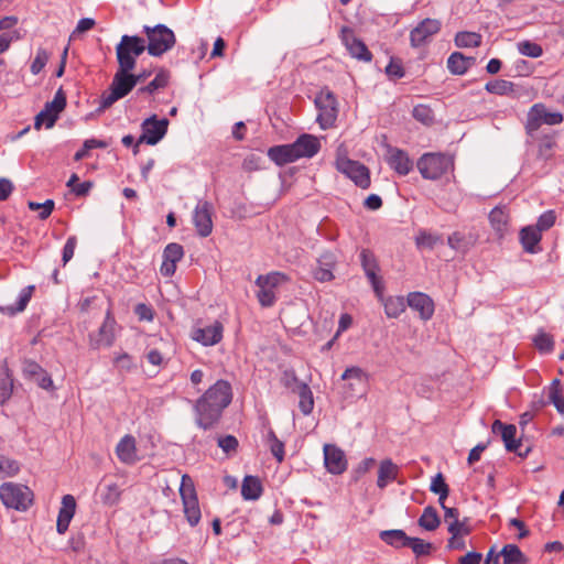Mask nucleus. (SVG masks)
Instances as JSON below:
<instances>
[{
	"label": "nucleus",
	"mask_w": 564,
	"mask_h": 564,
	"mask_svg": "<svg viewBox=\"0 0 564 564\" xmlns=\"http://www.w3.org/2000/svg\"><path fill=\"white\" fill-rule=\"evenodd\" d=\"M231 400L230 383L223 379L217 380L195 402L196 424L203 430L214 427Z\"/></svg>",
	"instance_id": "obj_1"
},
{
	"label": "nucleus",
	"mask_w": 564,
	"mask_h": 564,
	"mask_svg": "<svg viewBox=\"0 0 564 564\" xmlns=\"http://www.w3.org/2000/svg\"><path fill=\"white\" fill-rule=\"evenodd\" d=\"M143 33L147 36L145 48L151 56L163 55L176 43L174 32L164 24L144 25Z\"/></svg>",
	"instance_id": "obj_2"
},
{
	"label": "nucleus",
	"mask_w": 564,
	"mask_h": 564,
	"mask_svg": "<svg viewBox=\"0 0 564 564\" xmlns=\"http://www.w3.org/2000/svg\"><path fill=\"white\" fill-rule=\"evenodd\" d=\"M416 166L423 178L435 181L454 170V158L445 153H425Z\"/></svg>",
	"instance_id": "obj_3"
},
{
	"label": "nucleus",
	"mask_w": 564,
	"mask_h": 564,
	"mask_svg": "<svg viewBox=\"0 0 564 564\" xmlns=\"http://www.w3.org/2000/svg\"><path fill=\"white\" fill-rule=\"evenodd\" d=\"M33 499V491L25 485L9 481L0 486V500L7 508L26 511Z\"/></svg>",
	"instance_id": "obj_4"
},
{
	"label": "nucleus",
	"mask_w": 564,
	"mask_h": 564,
	"mask_svg": "<svg viewBox=\"0 0 564 564\" xmlns=\"http://www.w3.org/2000/svg\"><path fill=\"white\" fill-rule=\"evenodd\" d=\"M289 278L286 274L273 271L267 274H260L257 276L254 283L258 286L256 293L257 300L261 307H271L276 302V290L278 288L288 282Z\"/></svg>",
	"instance_id": "obj_5"
},
{
	"label": "nucleus",
	"mask_w": 564,
	"mask_h": 564,
	"mask_svg": "<svg viewBox=\"0 0 564 564\" xmlns=\"http://www.w3.org/2000/svg\"><path fill=\"white\" fill-rule=\"evenodd\" d=\"M147 51L145 40L137 35H122L116 46V56L119 67L134 69L137 58Z\"/></svg>",
	"instance_id": "obj_6"
},
{
	"label": "nucleus",
	"mask_w": 564,
	"mask_h": 564,
	"mask_svg": "<svg viewBox=\"0 0 564 564\" xmlns=\"http://www.w3.org/2000/svg\"><path fill=\"white\" fill-rule=\"evenodd\" d=\"M133 69L119 67L112 78L109 90L101 95V107L109 108L117 100L126 97L134 87L135 80L132 79Z\"/></svg>",
	"instance_id": "obj_7"
},
{
	"label": "nucleus",
	"mask_w": 564,
	"mask_h": 564,
	"mask_svg": "<svg viewBox=\"0 0 564 564\" xmlns=\"http://www.w3.org/2000/svg\"><path fill=\"white\" fill-rule=\"evenodd\" d=\"M180 495L183 502L185 518L191 527L199 523L202 513L193 479L188 475L182 476Z\"/></svg>",
	"instance_id": "obj_8"
},
{
	"label": "nucleus",
	"mask_w": 564,
	"mask_h": 564,
	"mask_svg": "<svg viewBox=\"0 0 564 564\" xmlns=\"http://www.w3.org/2000/svg\"><path fill=\"white\" fill-rule=\"evenodd\" d=\"M335 165L340 173L349 177L358 187L367 189L370 186V172L365 164L350 160L346 155L338 154Z\"/></svg>",
	"instance_id": "obj_9"
},
{
	"label": "nucleus",
	"mask_w": 564,
	"mask_h": 564,
	"mask_svg": "<svg viewBox=\"0 0 564 564\" xmlns=\"http://www.w3.org/2000/svg\"><path fill=\"white\" fill-rule=\"evenodd\" d=\"M315 105L318 109L317 122L321 128L324 130L332 128L338 115L335 95L328 89H322L315 98Z\"/></svg>",
	"instance_id": "obj_10"
},
{
	"label": "nucleus",
	"mask_w": 564,
	"mask_h": 564,
	"mask_svg": "<svg viewBox=\"0 0 564 564\" xmlns=\"http://www.w3.org/2000/svg\"><path fill=\"white\" fill-rule=\"evenodd\" d=\"M563 121L561 112H550L543 104H534L527 117L525 130L529 134L534 133L542 124L555 126Z\"/></svg>",
	"instance_id": "obj_11"
},
{
	"label": "nucleus",
	"mask_w": 564,
	"mask_h": 564,
	"mask_svg": "<svg viewBox=\"0 0 564 564\" xmlns=\"http://www.w3.org/2000/svg\"><path fill=\"white\" fill-rule=\"evenodd\" d=\"M167 127L166 118L158 119L155 115L151 116L141 124L142 134L139 138V143L156 144L166 134Z\"/></svg>",
	"instance_id": "obj_12"
},
{
	"label": "nucleus",
	"mask_w": 564,
	"mask_h": 564,
	"mask_svg": "<svg viewBox=\"0 0 564 564\" xmlns=\"http://www.w3.org/2000/svg\"><path fill=\"white\" fill-rule=\"evenodd\" d=\"M442 23L437 19L426 18L422 20L410 32V44L412 47H421L429 43L433 35L437 34L441 30Z\"/></svg>",
	"instance_id": "obj_13"
},
{
	"label": "nucleus",
	"mask_w": 564,
	"mask_h": 564,
	"mask_svg": "<svg viewBox=\"0 0 564 564\" xmlns=\"http://www.w3.org/2000/svg\"><path fill=\"white\" fill-rule=\"evenodd\" d=\"M115 326L116 319L111 311H108L99 329L89 334V347L91 349L110 347L115 341Z\"/></svg>",
	"instance_id": "obj_14"
},
{
	"label": "nucleus",
	"mask_w": 564,
	"mask_h": 564,
	"mask_svg": "<svg viewBox=\"0 0 564 564\" xmlns=\"http://www.w3.org/2000/svg\"><path fill=\"white\" fill-rule=\"evenodd\" d=\"M213 205L207 200H199L193 213V224L197 234L205 238L213 231Z\"/></svg>",
	"instance_id": "obj_15"
},
{
	"label": "nucleus",
	"mask_w": 564,
	"mask_h": 564,
	"mask_svg": "<svg viewBox=\"0 0 564 564\" xmlns=\"http://www.w3.org/2000/svg\"><path fill=\"white\" fill-rule=\"evenodd\" d=\"M340 37L351 57L361 62H371V52L368 50L367 45L355 35L351 29L343 28Z\"/></svg>",
	"instance_id": "obj_16"
},
{
	"label": "nucleus",
	"mask_w": 564,
	"mask_h": 564,
	"mask_svg": "<svg viewBox=\"0 0 564 564\" xmlns=\"http://www.w3.org/2000/svg\"><path fill=\"white\" fill-rule=\"evenodd\" d=\"M360 260L362 269L371 283L376 295L379 299H382L383 283L381 278L378 275L379 265L373 252L368 249H362L360 252Z\"/></svg>",
	"instance_id": "obj_17"
},
{
	"label": "nucleus",
	"mask_w": 564,
	"mask_h": 564,
	"mask_svg": "<svg viewBox=\"0 0 564 564\" xmlns=\"http://www.w3.org/2000/svg\"><path fill=\"white\" fill-rule=\"evenodd\" d=\"M500 557L503 558V564H524L527 562L524 554L516 544H507L498 552L494 547L490 549L484 564H499Z\"/></svg>",
	"instance_id": "obj_18"
},
{
	"label": "nucleus",
	"mask_w": 564,
	"mask_h": 564,
	"mask_svg": "<svg viewBox=\"0 0 564 564\" xmlns=\"http://www.w3.org/2000/svg\"><path fill=\"white\" fill-rule=\"evenodd\" d=\"M408 305L416 311L420 318L423 321H430L435 311V304L432 297L423 292H411L406 297Z\"/></svg>",
	"instance_id": "obj_19"
},
{
	"label": "nucleus",
	"mask_w": 564,
	"mask_h": 564,
	"mask_svg": "<svg viewBox=\"0 0 564 564\" xmlns=\"http://www.w3.org/2000/svg\"><path fill=\"white\" fill-rule=\"evenodd\" d=\"M324 464L334 475H340L347 469V459L344 451L333 444L324 445Z\"/></svg>",
	"instance_id": "obj_20"
},
{
	"label": "nucleus",
	"mask_w": 564,
	"mask_h": 564,
	"mask_svg": "<svg viewBox=\"0 0 564 564\" xmlns=\"http://www.w3.org/2000/svg\"><path fill=\"white\" fill-rule=\"evenodd\" d=\"M184 257L183 247L180 243L171 242L163 250V261L160 272L163 276H172L176 271V264Z\"/></svg>",
	"instance_id": "obj_21"
},
{
	"label": "nucleus",
	"mask_w": 564,
	"mask_h": 564,
	"mask_svg": "<svg viewBox=\"0 0 564 564\" xmlns=\"http://www.w3.org/2000/svg\"><path fill=\"white\" fill-rule=\"evenodd\" d=\"M293 149L296 160L311 159L319 152L321 142L317 137L303 133L293 142Z\"/></svg>",
	"instance_id": "obj_22"
},
{
	"label": "nucleus",
	"mask_w": 564,
	"mask_h": 564,
	"mask_svg": "<svg viewBox=\"0 0 564 564\" xmlns=\"http://www.w3.org/2000/svg\"><path fill=\"white\" fill-rule=\"evenodd\" d=\"M118 459L126 465H134L140 460L138 456L137 440L131 434H126L116 446Z\"/></svg>",
	"instance_id": "obj_23"
},
{
	"label": "nucleus",
	"mask_w": 564,
	"mask_h": 564,
	"mask_svg": "<svg viewBox=\"0 0 564 564\" xmlns=\"http://www.w3.org/2000/svg\"><path fill=\"white\" fill-rule=\"evenodd\" d=\"M387 163L399 175H408L413 169V161L409 154L399 148L389 147Z\"/></svg>",
	"instance_id": "obj_24"
},
{
	"label": "nucleus",
	"mask_w": 564,
	"mask_h": 564,
	"mask_svg": "<svg viewBox=\"0 0 564 564\" xmlns=\"http://www.w3.org/2000/svg\"><path fill=\"white\" fill-rule=\"evenodd\" d=\"M223 324L216 321L214 324L197 328L193 333V339L204 346H214L223 339Z\"/></svg>",
	"instance_id": "obj_25"
},
{
	"label": "nucleus",
	"mask_w": 564,
	"mask_h": 564,
	"mask_svg": "<svg viewBox=\"0 0 564 564\" xmlns=\"http://www.w3.org/2000/svg\"><path fill=\"white\" fill-rule=\"evenodd\" d=\"M494 434H499L505 443L508 452H516L521 445L519 440H516L517 427L513 424H506L500 420H496L491 425Z\"/></svg>",
	"instance_id": "obj_26"
},
{
	"label": "nucleus",
	"mask_w": 564,
	"mask_h": 564,
	"mask_svg": "<svg viewBox=\"0 0 564 564\" xmlns=\"http://www.w3.org/2000/svg\"><path fill=\"white\" fill-rule=\"evenodd\" d=\"M542 239V234L539 229L533 226H527L520 231V242L523 247V250L528 253H536L541 251L540 241Z\"/></svg>",
	"instance_id": "obj_27"
},
{
	"label": "nucleus",
	"mask_w": 564,
	"mask_h": 564,
	"mask_svg": "<svg viewBox=\"0 0 564 564\" xmlns=\"http://www.w3.org/2000/svg\"><path fill=\"white\" fill-rule=\"evenodd\" d=\"M400 468L390 458H386L380 462L378 469L377 486L383 489L388 484L397 480Z\"/></svg>",
	"instance_id": "obj_28"
},
{
	"label": "nucleus",
	"mask_w": 564,
	"mask_h": 564,
	"mask_svg": "<svg viewBox=\"0 0 564 564\" xmlns=\"http://www.w3.org/2000/svg\"><path fill=\"white\" fill-rule=\"evenodd\" d=\"M269 159L279 166L297 161L295 158L293 143L274 145L268 150Z\"/></svg>",
	"instance_id": "obj_29"
},
{
	"label": "nucleus",
	"mask_w": 564,
	"mask_h": 564,
	"mask_svg": "<svg viewBox=\"0 0 564 564\" xmlns=\"http://www.w3.org/2000/svg\"><path fill=\"white\" fill-rule=\"evenodd\" d=\"M263 487L257 476L248 475L243 478L241 485V496L245 500H257L261 497Z\"/></svg>",
	"instance_id": "obj_30"
},
{
	"label": "nucleus",
	"mask_w": 564,
	"mask_h": 564,
	"mask_svg": "<svg viewBox=\"0 0 564 564\" xmlns=\"http://www.w3.org/2000/svg\"><path fill=\"white\" fill-rule=\"evenodd\" d=\"M299 394V408L303 415H310L314 409L313 392L307 383H299V389H293Z\"/></svg>",
	"instance_id": "obj_31"
},
{
	"label": "nucleus",
	"mask_w": 564,
	"mask_h": 564,
	"mask_svg": "<svg viewBox=\"0 0 564 564\" xmlns=\"http://www.w3.org/2000/svg\"><path fill=\"white\" fill-rule=\"evenodd\" d=\"M170 78L171 73L165 68H161L156 73L155 77L147 86H143L138 89V93L152 95L159 89L165 88L170 83Z\"/></svg>",
	"instance_id": "obj_32"
},
{
	"label": "nucleus",
	"mask_w": 564,
	"mask_h": 564,
	"mask_svg": "<svg viewBox=\"0 0 564 564\" xmlns=\"http://www.w3.org/2000/svg\"><path fill=\"white\" fill-rule=\"evenodd\" d=\"M473 58L466 57L459 52H454L447 59V67L452 74L464 75L471 65Z\"/></svg>",
	"instance_id": "obj_33"
},
{
	"label": "nucleus",
	"mask_w": 564,
	"mask_h": 564,
	"mask_svg": "<svg viewBox=\"0 0 564 564\" xmlns=\"http://www.w3.org/2000/svg\"><path fill=\"white\" fill-rule=\"evenodd\" d=\"M489 221L499 235H503L508 229L509 214L505 207H495L489 214Z\"/></svg>",
	"instance_id": "obj_34"
},
{
	"label": "nucleus",
	"mask_w": 564,
	"mask_h": 564,
	"mask_svg": "<svg viewBox=\"0 0 564 564\" xmlns=\"http://www.w3.org/2000/svg\"><path fill=\"white\" fill-rule=\"evenodd\" d=\"M384 313L390 318L399 317L406 308L403 296H389L383 301Z\"/></svg>",
	"instance_id": "obj_35"
},
{
	"label": "nucleus",
	"mask_w": 564,
	"mask_h": 564,
	"mask_svg": "<svg viewBox=\"0 0 564 564\" xmlns=\"http://www.w3.org/2000/svg\"><path fill=\"white\" fill-rule=\"evenodd\" d=\"M409 538L403 530H387L380 532V539L394 547H406Z\"/></svg>",
	"instance_id": "obj_36"
},
{
	"label": "nucleus",
	"mask_w": 564,
	"mask_h": 564,
	"mask_svg": "<svg viewBox=\"0 0 564 564\" xmlns=\"http://www.w3.org/2000/svg\"><path fill=\"white\" fill-rule=\"evenodd\" d=\"M441 520L436 509L432 506L425 507L419 518V525L427 531H434L440 527Z\"/></svg>",
	"instance_id": "obj_37"
},
{
	"label": "nucleus",
	"mask_w": 564,
	"mask_h": 564,
	"mask_svg": "<svg viewBox=\"0 0 564 564\" xmlns=\"http://www.w3.org/2000/svg\"><path fill=\"white\" fill-rule=\"evenodd\" d=\"M485 89L489 94L509 96L514 93V84L507 79H494L486 84Z\"/></svg>",
	"instance_id": "obj_38"
},
{
	"label": "nucleus",
	"mask_w": 564,
	"mask_h": 564,
	"mask_svg": "<svg viewBox=\"0 0 564 564\" xmlns=\"http://www.w3.org/2000/svg\"><path fill=\"white\" fill-rule=\"evenodd\" d=\"M482 36L476 32L462 31L455 35V45L457 47H478L481 45Z\"/></svg>",
	"instance_id": "obj_39"
},
{
	"label": "nucleus",
	"mask_w": 564,
	"mask_h": 564,
	"mask_svg": "<svg viewBox=\"0 0 564 564\" xmlns=\"http://www.w3.org/2000/svg\"><path fill=\"white\" fill-rule=\"evenodd\" d=\"M58 115L56 112L50 109V107H44V109H42L35 116L34 128L40 130L43 126H45V128L50 129L55 124Z\"/></svg>",
	"instance_id": "obj_40"
},
{
	"label": "nucleus",
	"mask_w": 564,
	"mask_h": 564,
	"mask_svg": "<svg viewBox=\"0 0 564 564\" xmlns=\"http://www.w3.org/2000/svg\"><path fill=\"white\" fill-rule=\"evenodd\" d=\"M549 400L555 405L556 410L561 414L564 413V397L562 395V387L558 379H554L551 382L549 388Z\"/></svg>",
	"instance_id": "obj_41"
},
{
	"label": "nucleus",
	"mask_w": 564,
	"mask_h": 564,
	"mask_svg": "<svg viewBox=\"0 0 564 564\" xmlns=\"http://www.w3.org/2000/svg\"><path fill=\"white\" fill-rule=\"evenodd\" d=\"M430 490L440 496L438 502L441 506H443L446 498L448 497L449 488L441 473L433 477Z\"/></svg>",
	"instance_id": "obj_42"
},
{
	"label": "nucleus",
	"mask_w": 564,
	"mask_h": 564,
	"mask_svg": "<svg viewBox=\"0 0 564 564\" xmlns=\"http://www.w3.org/2000/svg\"><path fill=\"white\" fill-rule=\"evenodd\" d=\"M33 292H34L33 285H29V286H25L24 289H22L21 292L19 293L15 305L7 308L10 312V314L13 315L15 313L23 312L25 310V307L28 306Z\"/></svg>",
	"instance_id": "obj_43"
},
{
	"label": "nucleus",
	"mask_w": 564,
	"mask_h": 564,
	"mask_svg": "<svg viewBox=\"0 0 564 564\" xmlns=\"http://www.w3.org/2000/svg\"><path fill=\"white\" fill-rule=\"evenodd\" d=\"M448 532L452 534L451 539L448 540V546L451 549H459L460 544H456L457 536L468 534L469 530L466 528L464 522H460L459 520H453L448 523Z\"/></svg>",
	"instance_id": "obj_44"
},
{
	"label": "nucleus",
	"mask_w": 564,
	"mask_h": 564,
	"mask_svg": "<svg viewBox=\"0 0 564 564\" xmlns=\"http://www.w3.org/2000/svg\"><path fill=\"white\" fill-rule=\"evenodd\" d=\"M121 499V490L117 484H109L101 494V501L106 506H115Z\"/></svg>",
	"instance_id": "obj_45"
},
{
	"label": "nucleus",
	"mask_w": 564,
	"mask_h": 564,
	"mask_svg": "<svg viewBox=\"0 0 564 564\" xmlns=\"http://www.w3.org/2000/svg\"><path fill=\"white\" fill-rule=\"evenodd\" d=\"M13 381L7 366L3 367V376L0 378V405L12 394Z\"/></svg>",
	"instance_id": "obj_46"
},
{
	"label": "nucleus",
	"mask_w": 564,
	"mask_h": 564,
	"mask_svg": "<svg viewBox=\"0 0 564 564\" xmlns=\"http://www.w3.org/2000/svg\"><path fill=\"white\" fill-rule=\"evenodd\" d=\"M20 471L18 460L0 455V477H13Z\"/></svg>",
	"instance_id": "obj_47"
},
{
	"label": "nucleus",
	"mask_w": 564,
	"mask_h": 564,
	"mask_svg": "<svg viewBox=\"0 0 564 564\" xmlns=\"http://www.w3.org/2000/svg\"><path fill=\"white\" fill-rule=\"evenodd\" d=\"M386 74L391 80H398L404 77L405 70L400 58L391 57L386 67Z\"/></svg>",
	"instance_id": "obj_48"
},
{
	"label": "nucleus",
	"mask_w": 564,
	"mask_h": 564,
	"mask_svg": "<svg viewBox=\"0 0 564 564\" xmlns=\"http://www.w3.org/2000/svg\"><path fill=\"white\" fill-rule=\"evenodd\" d=\"M412 116L415 120L424 124H432L434 121V112L431 107L426 105L415 106L412 110Z\"/></svg>",
	"instance_id": "obj_49"
},
{
	"label": "nucleus",
	"mask_w": 564,
	"mask_h": 564,
	"mask_svg": "<svg viewBox=\"0 0 564 564\" xmlns=\"http://www.w3.org/2000/svg\"><path fill=\"white\" fill-rule=\"evenodd\" d=\"M406 547L411 549L416 556L431 553L433 545L419 538H409Z\"/></svg>",
	"instance_id": "obj_50"
},
{
	"label": "nucleus",
	"mask_w": 564,
	"mask_h": 564,
	"mask_svg": "<svg viewBox=\"0 0 564 564\" xmlns=\"http://www.w3.org/2000/svg\"><path fill=\"white\" fill-rule=\"evenodd\" d=\"M438 242H441L440 236H434L425 230H421L415 237L417 248L433 249Z\"/></svg>",
	"instance_id": "obj_51"
},
{
	"label": "nucleus",
	"mask_w": 564,
	"mask_h": 564,
	"mask_svg": "<svg viewBox=\"0 0 564 564\" xmlns=\"http://www.w3.org/2000/svg\"><path fill=\"white\" fill-rule=\"evenodd\" d=\"M520 54L529 57H540L543 53L541 45L531 41H522L518 43Z\"/></svg>",
	"instance_id": "obj_52"
},
{
	"label": "nucleus",
	"mask_w": 564,
	"mask_h": 564,
	"mask_svg": "<svg viewBox=\"0 0 564 564\" xmlns=\"http://www.w3.org/2000/svg\"><path fill=\"white\" fill-rule=\"evenodd\" d=\"M28 206L31 210H40L39 218L44 220L51 216L55 203L53 199H46L44 203L29 202Z\"/></svg>",
	"instance_id": "obj_53"
},
{
	"label": "nucleus",
	"mask_w": 564,
	"mask_h": 564,
	"mask_svg": "<svg viewBox=\"0 0 564 564\" xmlns=\"http://www.w3.org/2000/svg\"><path fill=\"white\" fill-rule=\"evenodd\" d=\"M50 59L48 53L44 48H39L36 55L31 63L30 70L33 75L40 74Z\"/></svg>",
	"instance_id": "obj_54"
},
{
	"label": "nucleus",
	"mask_w": 564,
	"mask_h": 564,
	"mask_svg": "<svg viewBox=\"0 0 564 564\" xmlns=\"http://www.w3.org/2000/svg\"><path fill=\"white\" fill-rule=\"evenodd\" d=\"M447 243L452 249H455L457 251H466L469 247L466 237L459 231H455L451 236H448Z\"/></svg>",
	"instance_id": "obj_55"
},
{
	"label": "nucleus",
	"mask_w": 564,
	"mask_h": 564,
	"mask_svg": "<svg viewBox=\"0 0 564 564\" xmlns=\"http://www.w3.org/2000/svg\"><path fill=\"white\" fill-rule=\"evenodd\" d=\"M555 219V213L553 210H547L538 218V221L533 227L539 229L540 232L542 234V231L549 230L551 227L554 226Z\"/></svg>",
	"instance_id": "obj_56"
},
{
	"label": "nucleus",
	"mask_w": 564,
	"mask_h": 564,
	"mask_svg": "<svg viewBox=\"0 0 564 564\" xmlns=\"http://www.w3.org/2000/svg\"><path fill=\"white\" fill-rule=\"evenodd\" d=\"M318 263H319V265L314 270V273H313L314 279L319 282L332 281L334 279L332 265L328 262H326L325 263L326 267H323L322 260H319Z\"/></svg>",
	"instance_id": "obj_57"
},
{
	"label": "nucleus",
	"mask_w": 564,
	"mask_h": 564,
	"mask_svg": "<svg viewBox=\"0 0 564 564\" xmlns=\"http://www.w3.org/2000/svg\"><path fill=\"white\" fill-rule=\"evenodd\" d=\"M269 437L271 441V453L281 463L284 459V444L276 437L273 431H270Z\"/></svg>",
	"instance_id": "obj_58"
},
{
	"label": "nucleus",
	"mask_w": 564,
	"mask_h": 564,
	"mask_svg": "<svg viewBox=\"0 0 564 564\" xmlns=\"http://www.w3.org/2000/svg\"><path fill=\"white\" fill-rule=\"evenodd\" d=\"M45 107H50L57 115L64 110L66 107V96L62 88L56 91L52 101L46 102Z\"/></svg>",
	"instance_id": "obj_59"
},
{
	"label": "nucleus",
	"mask_w": 564,
	"mask_h": 564,
	"mask_svg": "<svg viewBox=\"0 0 564 564\" xmlns=\"http://www.w3.org/2000/svg\"><path fill=\"white\" fill-rule=\"evenodd\" d=\"M535 347L543 352H549L553 349V339L550 335L541 333L534 337Z\"/></svg>",
	"instance_id": "obj_60"
},
{
	"label": "nucleus",
	"mask_w": 564,
	"mask_h": 564,
	"mask_svg": "<svg viewBox=\"0 0 564 564\" xmlns=\"http://www.w3.org/2000/svg\"><path fill=\"white\" fill-rule=\"evenodd\" d=\"M76 246H77V238L75 236L68 237L64 245L63 254H62V260H63L64 265L74 257Z\"/></svg>",
	"instance_id": "obj_61"
},
{
	"label": "nucleus",
	"mask_w": 564,
	"mask_h": 564,
	"mask_svg": "<svg viewBox=\"0 0 564 564\" xmlns=\"http://www.w3.org/2000/svg\"><path fill=\"white\" fill-rule=\"evenodd\" d=\"M134 313L140 321L152 322L154 318L153 308L144 303H139L134 308Z\"/></svg>",
	"instance_id": "obj_62"
},
{
	"label": "nucleus",
	"mask_w": 564,
	"mask_h": 564,
	"mask_svg": "<svg viewBox=\"0 0 564 564\" xmlns=\"http://www.w3.org/2000/svg\"><path fill=\"white\" fill-rule=\"evenodd\" d=\"M73 517V513L59 509L56 523V529L58 533L63 534L67 531Z\"/></svg>",
	"instance_id": "obj_63"
},
{
	"label": "nucleus",
	"mask_w": 564,
	"mask_h": 564,
	"mask_svg": "<svg viewBox=\"0 0 564 564\" xmlns=\"http://www.w3.org/2000/svg\"><path fill=\"white\" fill-rule=\"evenodd\" d=\"M218 446L226 453L235 452L238 447V440L232 435L218 438Z\"/></svg>",
	"instance_id": "obj_64"
}]
</instances>
